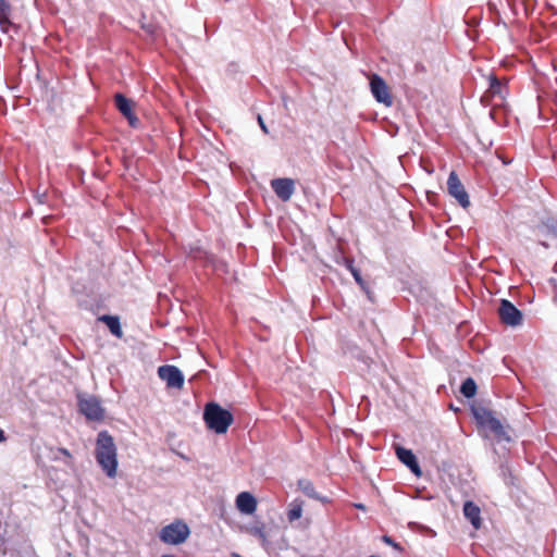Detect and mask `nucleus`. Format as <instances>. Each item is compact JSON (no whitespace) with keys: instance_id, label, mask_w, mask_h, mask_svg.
I'll list each match as a JSON object with an SVG mask.
<instances>
[{"instance_id":"29","label":"nucleus","mask_w":557,"mask_h":557,"mask_svg":"<svg viewBox=\"0 0 557 557\" xmlns=\"http://www.w3.org/2000/svg\"><path fill=\"white\" fill-rule=\"evenodd\" d=\"M232 557H243V556H240V555H239V554H237V553H233V554H232Z\"/></svg>"},{"instance_id":"27","label":"nucleus","mask_w":557,"mask_h":557,"mask_svg":"<svg viewBox=\"0 0 557 557\" xmlns=\"http://www.w3.org/2000/svg\"><path fill=\"white\" fill-rule=\"evenodd\" d=\"M355 507L357 509H361V510H364L366 509V506L363 504H355Z\"/></svg>"},{"instance_id":"5","label":"nucleus","mask_w":557,"mask_h":557,"mask_svg":"<svg viewBox=\"0 0 557 557\" xmlns=\"http://www.w3.org/2000/svg\"><path fill=\"white\" fill-rule=\"evenodd\" d=\"M77 405L79 412L90 421H101L104 418V409L101 401L94 395H78Z\"/></svg>"},{"instance_id":"16","label":"nucleus","mask_w":557,"mask_h":557,"mask_svg":"<svg viewBox=\"0 0 557 557\" xmlns=\"http://www.w3.org/2000/svg\"><path fill=\"white\" fill-rule=\"evenodd\" d=\"M99 320L102 321L103 323H106V325L108 326V329L114 336H116L117 338H121L123 336V331L121 327V322H120L119 317L106 314V315H101L99 318Z\"/></svg>"},{"instance_id":"24","label":"nucleus","mask_w":557,"mask_h":557,"mask_svg":"<svg viewBox=\"0 0 557 557\" xmlns=\"http://www.w3.org/2000/svg\"><path fill=\"white\" fill-rule=\"evenodd\" d=\"M383 542L391 545L392 547H394L395 549H401L400 545L396 542H394V540L392 537H389L388 535H384L382 537Z\"/></svg>"},{"instance_id":"22","label":"nucleus","mask_w":557,"mask_h":557,"mask_svg":"<svg viewBox=\"0 0 557 557\" xmlns=\"http://www.w3.org/2000/svg\"><path fill=\"white\" fill-rule=\"evenodd\" d=\"M10 14L11 13H7L3 16L0 14V30L4 34H8L11 27H15L10 21Z\"/></svg>"},{"instance_id":"11","label":"nucleus","mask_w":557,"mask_h":557,"mask_svg":"<svg viewBox=\"0 0 557 557\" xmlns=\"http://www.w3.org/2000/svg\"><path fill=\"white\" fill-rule=\"evenodd\" d=\"M271 187L282 201H288L295 191V183L292 178H274L271 181Z\"/></svg>"},{"instance_id":"21","label":"nucleus","mask_w":557,"mask_h":557,"mask_svg":"<svg viewBox=\"0 0 557 557\" xmlns=\"http://www.w3.org/2000/svg\"><path fill=\"white\" fill-rule=\"evenodd\" d=\"M302 515V502L294 500L289 505V509L287 511V519L289 522H293L299 519Z\"/></svg>"},{"instance_id":"20","label":"nucleus","mask_w":557,"mask_h":557,"mask_svg":"<svg viewBox=\"0 0 557 557\" xmlns=\"http://www.w3.org/2000/svg\"><path fill=\"white\" fill-rule=\"evenodd\" d=\"M247 530L251 535L258 537L263 546L267 545L268 535L263 523H256L249 527Z\"/></svg>"},{"instance_id":"30","label":"nucleus","mask_w":557,"mask_h":557,"mask_svg":"<svg viewBox=\"0 0 557 557\" xmlns=\"http://www.w3.org/2000/svg\"><path fill=\"white\" fill-rule=\"evenodd\" d=\"M161 557H173L172 555H162Z\"/></svg>"},{"instance_id":"2","label":"nucleus","mask_w":557,"mask_h":557,"mask_svg":"<svg viewBox=\"0 0 557 557\" xmlns=\"http://www.w3.org/2000/svg\"><path fill=\"white\" fill-rule=\"evenodd\" d=\"M203 420L208 429L216 434H224L233 423V414L231 411L222 408L216 403H208L203 409Z\"/></svg>"},{"instance_id":"8","label":"nucleus","mask_w":557,"mask_h":557,"mask_svg":"<svg viewBox=\"0 0 557 557\" xmlns=\"http://www.w3.org/2000/svg\"><path fill=\"white\" fill-rule=\"evenodd\" d=\"M498 314L503 323L517 326L522 322V312L509 300L502 299Z\"/></svg>"},{"instance_id":"1","label":"nucleus","mask_w":557,"mask_h":557,"mask_svg":"<svg viewBox=\"0 0 557 557\" xmlns=\"http://www.w3.org/2000/svg\"><path fill=\"white\" fill-rule=\"evenodd\" d=\"M95 458L101 470L110 479H114L117 473V448L112 435L103 430L97 435Z\"/></svg>"},{"instance_id":"3","label":"nucleus","mask_w":557,"mask_h":557,"mask_svg":"<svg viewBox=\"0 0 557 557\" xmlns=\"http://www.w3.org/2000/svg\"><path fill=\"white\" fill-rule=\"evenodd\" d=\"M473 417L479 426L492 432L498 440H509L499 419H497L493 411L484 407H473Z\"/></svg>"},{"instance_id":"25","label":"nucleus","mask_w":557,"mask_h":557,"mask_svg":"<svg viewBox=\"0 0 557 557\" xmlns=\"http://www.w3.org/2000/svg\"><path fill=\"white\" fill-rule=\"evenodd\" d=\"M258 122H259V125H260L261 129L267 134L268 133V127L265 126V124H264V122H263V120H262V117L260 115L258 116Z\"/></svg>"},{"instance_id":"7","label":"nucleus","mask_w":557,"mask_h":557,"mask_svg":"<svg viewBox=\"0 0 557 557\" xmlns=\"http://www.w3.org/2000/svg\"><path fill=\"white\" fill-rule=\"evenodd\" d=\"M370 88L374 99L377 102L383 103L386 107H391L393 104V98L388 87L380 75L372 74L370 78Z\"/></svg>"},{"instance_id":"18","label":"nucleus","mask_w":557,"mask_h":557,"mask_svg":"<svg viewBox=\"0 0 557 557\" xmlns=\"http://www.w3.org/2000/svg\"><path fill=\"white\" fill-rule=\"evenodd\" d=\"M345 267L349 270L351 275L354 276L356 283L363 289L367 290V284L363 281L360 271L354 265V259L345 258L344 262Z\"/></svg>"},{"instance_id":"15","label":"nucleus","mask_w":557,"mask_h":557,"mask_svg":"<svg viewBox=\"0 0 557 557\" xmlns=\"http://www.w3.org/2000/svg\"><path fill=\"white\" fill-rule=\"evenodd\" d=\"M506 87L498 81L496 76H490V86L485 92V97H498L500 100L505 99Z\"/></svg>"},{"instance_id":"12","label":"nucleus","mask_w":557,"mask_h":557,"mask_svg":"<svg viewBox=\"0 0 557 557\" xmlns=\"http://www.w3.org/2000/svg\"><path fill=\"white\" fill-rule=\"evenodd\" d=\"M396 455H397V458L405 466H407L412 473H414L417 475L421 474V469H420L419 462L417 460V457L410 449H407L405 447H397Z\"/></svg>"},{"instance_id":"23","label":"nucleus","mask_w":557,"mask_h":557,"mask_svg":"<svg viewBox=\"0 0 557 557\" xmlns=\"http://www.w3.org/2000/svg\"><path fill=\"white\" fill-rule=\"evenodd\" d=\"M11 4L8 0H0V14L3 16L7 13H11Z\"/></svg>"},{"instance_id":"17","label":"nucleus","mask_w":557,"mask_h":557,"mask_svg":"<svg viewBox=\"0 0 557 557\" xmlns=\"http://www.w3.org/2000/svg\"><path fill=\"white\" fill-rule=\"evenodd\" d=\"M298 488L309 498L320 499L319 494L315 492L313 483L308 479H299L297 481Z\"/></svg>"},{"instance_id":"26","label":"nucleus","mask_w":557,"mask_h":557,"mask_svg":"<svg viewBox=\"0 0 557 557\" xmlns=\"http://www.w3.org/2000/svg\"><path fill=\"white\" fill-rule=\"evenodd\" d=\"M7 440L4 431L0 428V443H3Z\"/></svg>"},{"instance_id":"6","label":"nucleus","mask_w":557,"mask_h":557,"mask_svg":"<svg viewBox=\"0 0 557 557\" xmlns=\"http://www.w3.org/2000/svg\"><path fill=\"white\" fill-rule=\"evenodd\" d=\"M159 377L166 383L169 388L181 389L184 386V374L175 366L165 364L158 368Z\"/></svg>"},{"instance_id":"4","label":"nucleus","mask_w":557,"mask_h":557,"mask_svg":"<svg viewBox=\"0 0 557 557\" xmlns=\"http://www.w3.org/2000/svg\"><path fill=\"white\" fill-rule=\"evenodd\" d=\"M189 534V527L182 520H175L160 530L159 539L165 544L178 545L184 543Z\"/></svg>"},{"instance_id":"13","label":"nucleus","mask_w":557,"mask_h":557,"mask_svg":"<svg viewBox=\"0 0 557 557\" xmlns=\"http://www.w3.org/2000/svg\"><path fill=\"white\" fill-rule=\"evenodd\" d=\"M463 516L472 524L475 530H479L482 525L481 509L472 500H467L462 508Z\"/></svg>"},{"instance_id":"28","label":"nucleus","mask_w":557,"mask_h":557,"mask_svg":"<svg viewBox=\"0 0 557 557\" xmlns=\"http://www.w3.org/2000/svg\"><path fill=\"white\" fill-rule=\"evenodd\" d=\"M61 451L65 456H69V457L71 456L70 451L67 449H65V448H62Z\"/></svg>"},{"instance_id":"10","label":"nucleus","mask_w":557,"mask_h":557,"mask_svg":"<svg viewBox=\"0 0 557 557\" xmlns=\"http://www.w3.org/2000/svg\"><path fill=\"white\" fill-rule=\"evenodd\" d=\"M114 102L121 114L128 121V124L134 128L138 127L139 120L133 112V101L122 94H116Z\"/></svg>"},{"instance_id":"19","label":"nucleus","mask_w":557,"mask_h":557,"mask_svg":"<svg viewBox=\"0 0 557 557\" xmlns=\"http://www.w3.org/2000/svg\"><path fill=\"white\" fill-rule=\"evenodd\" d=\"M460 393L466 398H472L476 393L475 381L472 377H467L460 386Z\"/></svg>"},{"instance_id":"9","label":"nucleus","mask_w":557,"mask_h":557,"mask_svg":"<svg viewBox=\"0 0 557 557\" xmlns=\"http://www.w3.org/2000/svg\"><path fill=\"white\" fill-rule=\"evenodd\" d=\"M448 194L454 197L462 208L470 206V199L458 175L451 172L447 180Z\"/></svg>"},{"instance_id":"14","label":"nucleus","mask_w":557,"mask_h":557,"mask_svg":"<svg viewBox=\"0 0 557 557\" xmlns=\"http://www.w3.org/2000/svg\"><path fill=\"white\" fill-rule=\"evenodd\" d=\"M236 507L245 515H251L257 509V499L249 492H242L236 497Z\"/></svg>"}]
</instances>
